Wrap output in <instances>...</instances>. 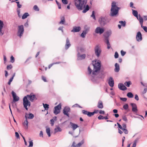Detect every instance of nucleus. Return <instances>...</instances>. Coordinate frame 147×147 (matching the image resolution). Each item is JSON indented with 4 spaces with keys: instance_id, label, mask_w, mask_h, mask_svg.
Instances as JSON below:
<instances>
[{
    "instance_id": "9b49d317",
    "label": "nucleus",
    "mask_w": 147,
    "mask_h": 147,
    "mask_svg": "<svg viewBox=\"0 0 147 147\" xmlns=\"http://www.w3.org/2000/svg\"><path fill=\"white\" fill-rule=\"evenodd\" d=\"M4 24L3 22L0 20V36H2L4 33V30L3 29Z\"/></svg>"
},
{
    "instance_id": "338daca9",
    "label": "nucleus",
    "mask_w": 147,
    "mask_h": 147,
    "mask_svg": "<svg viewBox=\"0 0 147 147\" xmlns=\"http://www.w3.org/2000/svg\"><path fill=\"white\" fill-rule=\"evenodd\" d=\"M50 121L51 122V126H53L54 125V121L53 119H52L50 120Z\"/></svg>"
},
{
    "instance_id": "603ef678",
    "label": "nucleus",
    "mask_w": 147,
    "mask_h": 147,
    "mask_svg": "<svg viewBox=\"0 0 147 147\" xmlns=\"http://www.w3.org/2000/svg\"><path fill=\"white\" fill-rule=\"evenodd\" d=\"M55 1L56 3L58 6V7L59 9H61V5L60 3H59L57 0H56Z\"/></svg>"
},
{
    "instance_id": "ea45409f",
    "label": "nucleus",
    "mask_w": 147,
    "mask_h": 147,
    "mask_svg": "<svg viewBox=\"0 0 147 147\" xmlns=\"http://www.w3.org/2000/svg\"><path fill=\"white\" fill-rule=\"evenodd\" d=\"M43 105L45 109L46 110H48L49 108V105L47 104H44L43 103Z\"/></svg>"
},
{
    "instance_id": "4c0bfd02",
    "label": "nucleus",
    "mask_w": 147,
    "mask_h": 147,
    "mask_svg": "<svg viewBox=\"0 0 147 147\" xmlns=\"http://www.w3.org/2000/svg\"><path fill=\"white\" fill-rule=\"evenodd\" d=\"M127 95L129 98H132L134 96L133 94L131 92H129L127 93Z\"/></svg>"
},
{
    "instance_id": "a18cd8bd",
    "label": "nucleus",
    "mask_w": 147,
    "mask_h": 147,
    "mask_svg": "<svg viewBox=\"0 0 147 147\" xmlns=\"http://www.w3.org/2000/svg\"><path fill=\"white\" fill-rule=\"evenodd\" d=\"M141 27L146 32H147V27L143 26V25H141Z\"/></svg>"
},
{
    "instance_id": "c85d7f7f",
    "label": "nucleus",
    "mask_w": 147,
    "mask_h": 147,
    "mask_svg": "<svg viewBox=\"0 0 147 147\" xmlns=\"http://www.w3.org/2000/svg\"><path fill=\"white\" fill-rule=\"evenodd\" d=\"M70 124H71L73 130H75L76 128L78 127V126L77 125L72 123L71 122L70 123Z\"/></svg>"
},
{
    "instance_id": "f257e3e1",
    "label": "nucleus",
    "mask_w": 147,
    "mask_h": 147,
    "mask_svg": "<svg viewBox=\"0 0 147 147\" xmlns=\"http://www.w3.org/2000/svg\"><path fill=\"white\" fill-rule=\"evenodd\" d=\"M28 98L31 102H33L34 100H36L37 98L35 94L33 93H31L30 95H27L26 96L24 97L23 98V105L25 109L28 110L27 106L30 105V102L28 100Z\"/></svg>"
},
{
    "instance_id": "bf43d9fd",
    "label": "nucleus",
    "mask_w": 147,
    "mask_h": 147,
    "mask_svg": "<svg viewBox=\"0 0 147 147\" xmlns=\"http://www.w3.org/2000/svg\"><path fill=\"white\" fill-rule=\"evenodd\" d=\"M17 4V6L18 8H20L22 7V5L20 4V2L19 1L16 2Z\"/></svg>"
},
{
    "instance_id": "79ce46f5",
    "label": "nucleus",
    "mask_w": 147,
    "mask_h": 147,
    "mask_svg": "<svg viewBox=\"0 0 147 147\" xmlns=\"http://www.w3.org/2000/svg\"><path fill=\"white\" fill-rule=\"evenodd\" d=\"M141 138V136H138L134 141V142L137 144L138 142L139 139Z\"/></svg>"
},
{
    "instance_id": "e433bc0d",
    "label": "nucleus",
    "mask_w": 147,
    "mask_h": 147,
    "mask_svg": "<svg viewBox=\"0 0 147 147\" xmlns=\"http://www.w3.org/2000/svg\"><path fill=\"white\" fill-rule=\"evenodd\" d=\"M89 9V7L88 5H86L85 9L82 11L83 13H85Z\"/></svg>"
},
{
    "instance_id": "8fccbe9b",
    "label": "nucleus",
    "mask_w": 147,
    "mask_h": 147,
    "mask_svg": "<svg viewBox=\"0 0 147 147\" xmlns=\"http://www.w3.org/2000/svg\"><path fill=\"white\" fill-rule=\"evenodd\" d=\"M135 108H132V111L133 112H137L138 111V109H137V107H135Z\"/></svg>"
},
{
    "instance_id": "f3484780",
    "label": "nucleus",
    "mask_w": 147,
    "mask_h": 147,
    "mask_svg": "<svg viewBox=\"0 0 147 147\" xmlns=\"http://www.w3.org/2000/svg\"><path fill=\"white\" fill-rule=\"evenodd\" d=\"M108 83L111 87H113L114 85V81L112 77H110Z\"/></svg>"
},
{
    "instance_id": "13d9d810",
    "label": "nucleus",
    "mask_w": 147,
    "mask_h": 147,
    "mask_svg": "<svg viewBox=\"0 0 147 147\" xmlns=\"http://www.w3.org/2000/svg\"><path fill=\"white\" fill-rule=\"evenodd\" d=\"M121 55L122 56H124L126 53V52L124 51L123 50H121Z\"/></svg>"
},
{
    "instance_id": "4be33fe9",
    "label": "nucleus",
    "mask_w": 147,
    "mask_h": 147,
    "mask_svg": "<svg viewBox=\"0 0 147 147\" xmlns=\"http://www.w3.org/2000/svg\"><path fill=\"white\" fill-rule=\"evenodd\" d=\"M115 68L114 69V71L116 72H118L120 70L119 65L117 63H115Z\"/></svg>"
},
{
    "instance_id": "37998d69",
    "label": "nucleus",
    "mask_w": 147,
    "mask_h": 147,
    "mask_svg": "<svg viewBox=\"0 0 147 147\" xmlns=\"http://www.w3.org/2000/svg\"><path fill=\"white\" fill-rule=\"evenodd\" d=\"M122 118L123 120L125 121V122H127V117H126V116L125 115H123L122 116Z\"/></svg>"
},
{
    "instance_id": "e2e57ef3",
    "label": "nucleus",
    "mask_w": 147,
    "mask_h": 147,
    "mask_svg": "<svg viewBox=\"0 0 147 147\" xmlns=\"http://www.w3.org/2000/svg\"><path fill=\"white\" fill-rule=\"evenodd\" d=\"M12 68V66L11 65H7V69L8 70L11 69Z\"/></svg>"
},
{
    "instance_id": "2f4dec72",
    "label": "nucleus",
    "mask_w": 147,
    "mask_h": 147,
    "mask_svg": "<svg viewBox=\"0 0 147 147\" xmlns=\"http://www.w3.org/2000/svg\"><path fill=\"white\" fill-rule=\"evenodd\" d=\"M105 42L107 44V49H109L111 47V45L109 43V40H105Z\"/></svg>"
},
{
    "instance_id": "cd10ccee",
    "label": "nucleus",
    "mask_w": 147,
    "mask_h": 147,
    "mask_svg": "<svg viewBox=\"0 0 147 147\" xmlns=\"http://www.w3.org/2000/svg\"><path fill=\"white\" fill-rule=\"evenodd\" d=\"M97 107L99 109H102L103 107V103L101 101L99 100L98 101Z\"/></svg>"
},
{
    "instance_id": "72a5a7b5",
    "label": "nucleus",
    "mask_w": 147,
    "mask_h": 147,
    "mask_svg": "<svg viewBox=\"0 0 147 147\" xmlns=\"http://www.w3.org/2000/svg\"><path fill=\"white\" fill-rule=\"evenodd\" d=\"M124 84L127 87H129L130 85L131 84V82L130 81H129L128 82H125L124 83Z\"/></svg>"
},
{
    "instance_id": "3c124183",
    "label": "nucleus",
    "mask_w": 147,
    "mask_h": 147,
    "mask_svg": "<svg viewBox=\"0 0 147 147\" xmlns=\"http://www.w3.org/2000/svg\"><path fill=\"white\" fill-rule=\"evenodd\" d=\"M123 108L125 110L127 109L128 108V105L127 104H126L123 106Z\"/></svg>"
},
{
    "instance_id": "49530a36",
    "label": "nucleus",
    "mask_w": 147,
    "mask_h": 147,
    "mask_svg": "<svg viewBox=\"0 0 147 147\" xmlns=\"http://www.w3.org/2000/svg\"><path fill=\"white\" fill-rule=\"evenodd\" d=\"M33 9L34 10L38 11H39V9L36 5H35L33 7Z\"/></svg>"
},
{
    "instance_id": "58836bf2",
    "label": "nucleus",
    "mask_w": 147,
    "mask_h": 147,
    "mask_svg": "<svg viewBox=\"0 0 147 147\" xmlns=\"http://www.w3.org/2000/svg\"><path fill=\"white\" fill-rule=\"evenodd\" d=\"M29 16V14L28 13H24L22 17V19H25L28 16Z\"/></svg>"
},
{
    "instance_id": "09e8293b",
    "label": "nucleus",
    "mask_w": 147,
    "mask_h": 147,
    "mask_svg": "<svg viewBox=\"0 0 147 147\" xmlns=\"http://www.w3.org/2000/svg\"><path fill=\"white\" fill-rule=\"evenodd\" d=\"M60 63V62H56V63H52L51 64H50L49 66V67H49V68L50 69L53 66V65L54 64H59V63Z\"/></svg>"
},
{
    "instance_id": "f03ea898",
    "label": "nucleus",
    "mask_w": 147,
    "mask_h": 147,
    "mask_svg": "<svg viewBox=\"0 0 147 147\" xmlns=\"http://www.w3.org/2000/svg\"><path fill=\"white\" fill-rule=\"evenodd\" d=\"M92 65L93 66L94 69L92 75V78L91 79L93 82H95L94 76L96 75L100 69L101 66L100 61L99 60L98 61H95L94 63H93V64Z\"/></svg>"
},
{
    "instance_id": "69168bd1",
    "label": "nucleus",
    "mask_w": 147,
    "mask_h": 147,
    "mask_svg": "<svg viewBox=\"0 0 147 147\" xmlns=\"http://www.w3.org/2000/svg\"><path fill=\"white\" fill-rule=\"evenodd\" d=\"M120 99L121 100L125 102L127 100V98H120Z\"/></svg>"
},
{
    "instance_id": "2eb2a0df",
    "label": "nucleus",
    "mask_w": 147,
    "mask_h": 147,
    "mask_svg": "<svg viewBox=\"0 0 147 147\" xmlns=\"http://www.w3.org/2000/svg\"><path fill=\"white\" fill-rule=\"evenodd\" d=\"M81 29V28L80 27L75 26L73 27V29L71 31L74 32H78Z\"/></svg>"
},
{
    "instance_id": "20e7f679",
    "label": "nucleus",
    "mask_w": 147,
    "mask_h": 147,
    "mask_svg": "<svg viewBox=\"0 0 147 147\" xmlns=\"http://www.w3.org/2000/svg\"><path fill=\"white\" fill-rule=\"evenodd\" d=\"M120 8L116 5V3L113 2L112 3L110 16H112L116 17L118 16V11Z\"/></svg>"
},
{
    "instance_id": "412c9836",
    "label": "nucleus",
    "mask_w": 147,
    "mask_h": 147,
    "mask_svg": "<svg viewBox=\"0 0 147 147\" xmlns=\"http://www.w3.org/2000/svg\"><path fill=\"white\" fill-rule=\"evenodd\" d=\"M119 23L121 24V25L119 24L118 25V28L120 29L121 28V26H122L123 27H125L126 25V22L125 21H119Z\"/></svg>"
},
{
    "instance_id": "7ed1b4c3",
    "label": "nucleus",
    "mask_w": 147,
    "mask_h": 147,
    "mask_svg": "<svg viewBox=\"0 0 147 147\" xmlns=\"http://www.w3.org/2000/svg\"><path fill=\"white\" fill-rule=\"evenodd\" d=\"M75 5L79 10H82L85 8L87 0H74Z\"/></svg>"
},
{
    "instance_id": "4468645a",
    "label": "nucleus",
    "mask_w": 147,
    "mask_h": 147,
    "mask_svg": "<svg viewBox=\"0 0 147 147\" xmlns=\"http://www.w3.org/2000/svg\"><path fill=\"white\" fill-rule=\"evenodd\" d=\"M119 88L122 90H127V88L122 83H119L118 85Z\"/></svg>"
},
{
    "instance_id": "6e6552de",
    "label": "nucleus",
    "mask_w": 147,
    "mask_h": 147,
    "mask_svg": "<svg viewBox=\"0 0 147 147\" xmlns=\"http://www.w3.org/2000/svg\"><path fill=\"white\" fill-rule=\"evenodd\" d=\"M61 103H59L57 106L54 107L53 113L56 115L60 113V110L61 109Z\"/></svg>"
},
{
    "instance_id": "6ab92c4d",
    "label": "nucleus",
    "mask_w": 147,
    "mask_h": 147,
    "mask_svg": "<svg viewBox=\"0 0 147 147\" xmlns=\"http://www.w3.org/2000/svg\"><path fill=\"white\" fill-rule=\"evenodd\" d=\"M34 117V115L33 114L30 113L29 114L26 113V115L25 116V117L26 119H32Z\"/></svg>"
},
{
    "instance_id": "6e6d98bb",
    "label": "nucleus",
    "mask_w": 147,
    "mask_h": 147,
    "mask_svg": "<svg viewBox=\"0 0 147 147\" xmlns=\"http://www.w3.org/2000/svg\"><path fill=\"white\" fill-rule=\"evenodd\" d=\"M29 146L28 147H32L33 146V142H32V140H31L29 142Z\"/></svg>"
},
{
    "instance_id": "a878e982",
    "label": "nucleus",
    "mask_w": 147,
    "mask_h": 147,
    "mask_svg": "<svg viewBox=\"0 0 147 147\" xmlns=\"http://www.w3.org/2000/svg\"><path fill=\"white\" fill-rule=\"evenodd\" d=\"M62 131L60 127L59 126H56V127L54 129V133H56L58 132H61Z\"/></svg>"
},
{
    "instance_id": "de8ad7c7",
    "label": "nucleus",
    "mask_w": 147,
    "mask_h": 147,
    "mask_svg": "<svg viewBox=\"0 0 147 147\" xmlns=\"http://www.w3.org/2000/svg\"><path fill=\"white\" fill-rule=\"evenodd\" d=\"M91 17H92L93 19L96 20V18L94 11H92V14L91 15Z\"/></svg>"
},
{
    "instance_id": "1a4fd4ad",
    "label": "nucleus",
    "mask_w": 147,
    "mask_h": 147,
    "mask_svg": "<svg viewBox=\"0 0 147 147\" xmlns=\"http://www.w3.org/2000/svg\"><path fill=\"white\" fill-rule=\"evenodd\" d=\"M105 31L104 28L100 27H97L95 30V32L96 34H101L103 33Z\"/></svg>"
},
{
    "instance_id": "774afa93",
    "label": "nucleus",
    "mask_w": 147,
    "mask_h": 147,
    "mask_svg": "<svg viewBox=\"0 0 147 147\" xmlns=\"http://www.w3.org/2000/svg\"><path fill=\"white\" fill-rule=\"evenodd\" d=\"M39 136L40 137H42V138L43 137V133L42 131H40V133L39 134Z\"/></svg>"
},
{
    "instance_id": "ddd939ff",
    "label": "nucleus",
    "mask_w": 147,
    "mask_h": 147,
    "mask_svg": "<svg viewBox=\"0 0 147 147\" xmlns=\"http://www.w3.org/2000/svg\"><path fill=\"white\" fill-rule=\"evenodd\" d=\"M11 93L13 98V101L16 102L18 101L19 100V98L16 95V93L13 91H12Z\"/></svg>"
},
{
    "instance_id": "bb28decb",
    "label": "nucleus",
    "mask_w": 147,
    "mask_h": 147,
    "mask_svg": "<svg viewBox=\"0 0 147 147\" xmlns=\"http://www.w3.org/2000/svg\"><path fill=\"white\" fill-rule=\"evenodd\" d=\"M82 113L84 114L87 115L88 117H91V112L85 110H83L82 111Z\"/></svg>"
},
{
    "instance_id": "423d86ee",
    "label": "nucleus",
    "mask_w": 147,
    "mask_h": 147,
    "mask_svg": "<svg viewBox=\"0 0 147 147\" xmlns=\"http://www.w3.org/2000/svg\"><path fill=\"white\" fill-rule=\"evenodd\" d=\"M95 55L97 57H99L102 52V49L98 45L95 46L94 48Z\"/></svg>"
},
{
    "instance_id": "b1692460",
    "label": "nucleus",
    "mask_w": 147,
    "mask_h": 147,
    "mask_svg": "<svg viewBox=\"0 0 147 147\" xmlns=\"http://www.w3.org/2000/svg\"><path fill=\"white\" fill-rule=\"evenodd\" d=\"M60 19L61 20L59 22V24H64L65 21V17L64 16L61 17Z\"/></svg>"
},
{
    "instance_id": "052dcab7",
    "label": "nucleus",
    "mask_w": 147,
    "mask_h": 147,
    "mask_svg": "<svg viewBox=\"0 0 147 147\" xmlns=\"http://www.w3.org/2000/svg\"><path fill=\"white\" fill-rule=\"evenodd\" d=\"M62 2L64 4H67L68 3V1L67 0H62Z\"/></svg>"
},
{
    "instance_id": "f704fd0d",
    "label": "nucleus",
    "mask_w": 147,
    "mask_h": 147,
    "mask_svg": "<svg viewBox=\"0 0 147 147\" xmlns=\"http://www.w3.org/2000/svg\"><path fill=\"white\" fill-rule=\"evenodd\" d=\"M87 32L86 30L84 31L81 35V36L83 38H85Z\"/></svg>"
},
{
    "instance_id": "c03bdc74",
    "label": "nucleus",
    "mask_w": 147,
    "mask_h": 147,
    "mask_svg": "<svg viewBox=\"0 0 147 147\" xmlns=\"http://www.w3.org/2000/svg\"><path fill=\"white\" fill-rule=\"evenodd\" d=\"M98 110H95L94 112H91V116L93 115L95 113H98Z\"/></svg>"
},
{
    "instance_id": "393cba45",
    "label": "nucleus",
    "mask_w": 147,
    "mask_h": 147,
    "mask_svg": "<svg viewBox=\"0 0 147 147\" xmlns=\"http://www.w3.org/2000/svg\"><path fill=\"white\" fill-rule=\"evenodd\" d=\"M137 19L139 20L140 24V25H143V20L141 16L140 15H139L138 16L136 17Z\"/></svg>"
},
{
    "instance_id": "0e129e2a",
    "label": "nucleus",
    "mask_w": 147,
    "mask_h": 147,
    "mask_svg": "<svg viewBox=\"0 0 147 147\" xmlns=\"http://www.w3.org/2000/svg\"><path fill=\"white\" fill-rule=\"evenodd\" d=\"M122 130L124 131V133L125 134H128V131L126 129L123 128V129Z\"/></svg>"
},
{
    "instance_id": "f8f14e48",
    "label": "nucleus",
    "mask_w": 147,
    "mask_h": 147,
    "mask_svg": "<svg viewBox=\"0 0 147 147\" xmlns=\"http://www.w3.org/2000/svg\"><path fill=\"white\" fill-rule=\"evenodd\" d=\"M136 38L137 41L138 42L141 41L142 40V35L140 32H137Z\"/></svg>"
},
{
    "instance_id": "a211bd4d",
    "label": "nucleus",
    "mask_w": 147,
    "mask_h": 147,
    "mask_svg": "<svg viewBox=\"0 0 147 147\" xmlns=\"http://www.w3.org/2000/svg\"><path fill=\"white\" fill-rule=\"evenodd\" d=\"M111 32L110 31H107L104 34V36L105 37V40H109L108 38L111 34Z\"/></svg>"
},
{
    "instance_id": "680f3d73",
    "label": "nucleus",
    "mask_w": 147,
    "mask_h": 147,
    "mask_svg": "<svg viewBox=\"0 0 147 147\" xmlns=\"http://www.w3.org/2000/svg\"><path fill=\"white\" fill-rule=\"evenodd\" d=\"M13 77H11L9 79V81L8 82V84L9 85H10L11 83V82L13 81Z\"/></svg>"
},
{
    "instance_id": "aec40b11",
    "label": "nucleus",
    "mask_w": 147,
    "mask_h": 147,
    "mask_svg": "<svg viewBox=\"0 0 147 147\" xmlns=\"http://www.w3.org/2000/svg\"><path fill=\"white\" fill-rule=\"evenodd\" d=\"M70 46L71 44H70L69 40V39L67 38L66 40V44L65 45V49L66 50Z\"/></svg>"
},
{
    "instance_id": "c756f323",
    "label": "nucleus",
    "mask_w": 147,
    "mask_h": 147,
    "mask_svg": "<svg viewBox=\"0 0 147 147\" xmlns=\"http://www.w3.org/2000/svg\"><path fill=\"white\" fill-rule=\"evenodd\" d=\"M28 122L27 121V119H26L23 124L24 126L26 128H27L28 127Z\"/></svg>"
},
{
    "instance_id": "5701e85b",
    "label": "nucleus",
    "mask_w": 147,
    "mask_h": 147,
    "mask_svg": "<svg viewBox=\"0 0 147 147\" xmlns=\"http://www.w3.org/2000/svg\"><path fill=\"white\" fill-rule=\"evenodd\" d=\"M85 49L83 47H79L77 49L78 53H83L85 51Z\"/></svg>"
},
{
    "instance_id": "473e14b6",
    "label": "nucleus",
    "mask_w": 147,
    "mask_h": 147,
    "mask_svg": "<svg viewBox=\"0 0 147 147\" xmlns=\"http://www.w3.org/2000/svg\"><path fill=\"white\" fill-rule=\"evenodd\" d=\"M132 14L136 17H137L138 16V12L137 11L132 9Z\"/></svg>"
},
{
    "instance_id": "39448f33",
    "label": "nucleus",
    "mask_w": 147,
    "mask_h": 147,
    "mask_svg": "<svg viewBox=\"0 0 147 147\" xmlns=\"http://www.w3.org/2000/svg\"><path fill=\"white\" fill-rule=\"evenodd\" d=\"M110 20L107 17L101 16L98 19V22L101 26H104L109 22Z\"/></svg>"
},
{
    "instance_id": "dca6fc26",
    "label": "nucleus",
    "mask_w": 147,
    "mask_h": 147,
    "mask_svg": "<svg viewBox=\"0 0 147 147\" xmlns=\"http://www.w3.org/2000/svg\"><path fill=\"white\" fill-rule=\"evenodd\" d=\"M86 55L85 54L80 55L79 53H78L77 57L78 60H82L85 58Z\"/></svg>"
},
{
    "instance_id": "5fc2aeb1",
    "label": "nucleus",
    "mask_w": 147,
    "mask_h": 147,
    "mask_svg": "<svg viewBox=\"0 0 147 147\" xmlns=\"http://www.w3.org/2000/svg\"><path fill=\"white\" fill-rule=\"evenodd\" d=\"M11 62L12 63H13L14 62V58L13 56H11Z\"/></svg>"
},
{
    "instance_id": "0eeeda50",
    "label": "nucleus",
    "mask_w": 147,
    "mask_h": 147,
    "mask_svg": "<svg viewBox=\"0 0 147 147\" xmlns=\"http://www.w3.org/2000/svg\"><path fill=\"white\" fill-rule=\"evenodd\" d=\"M18 30L17 36L21 38L22 36L24 31L23 26L21 25L18 26Z\"/></svg>"
},
{
    "instance_id": "a19ab883",
    "label": "nucleus",
    "mask_w": 147,
    "mask_h": 147,
    "mask_svg": "<svg viewBox=\"0 0 147 147\" xmlns=\"http://www.w3.org/2000/svg\"><path fill=\"white\" fill-rule=\"evenodd\" d=\"M84 143V141L83 140H82L81 142L78 144L76 145V147H80L81 146L82 144Z\"/></svg>"
},
{
    "instance_id": "7c9ffc66",
    "label": "nucleus",
    "mask_w": 147,
    "mask_h": 147,
    "mask_svg": "<svg viewBox=\"0 0 147 147\" xmlns=\"http://www.w3.org/2000/svg\"><path fill=\"white\" fill-rule=\"evenodd\" d=\"M98 119L99 120L101 119H108V118L107 116L103 117V116L100 115L98 117Z\"/></svg>"
},
{
    "instance_id": "4d7b16f0",
    "label": "nucleus",
    "mask_w": 147,
    "mask_h": 147,
    "mask_svg": "<svg viewBox=\"0 0 147 147\" xmlns=\"http://www.w3.org/2000/svg\"><path fill=\"white\" fill-rule=\"evenodd\" d=\"M115 58L116 59L117 58L119 57V54L117 52H115L114 55Z\"/></svg>"
},
{
    "instance_id": "9d476101",
    "label": "nucleus",
    "mask_w": 147,
    "mask_h": 147,
    "mask_svg": "<svg viewBox=\"0 0 147 147\" xmlns=\"http://www.w3.org/2000/svg\"><path fill=\"white\" fill-rule=\"evenodd\" d=\"M70 110L69 107H65L63 110V114L68 117H69L68 112H70Z\"/></svg>"
},
{
    "instance_id": "c9c22d12",
    "label": "nucleus",
    "mask_w": 147,
    "mask_h": 147,
    "mask_svg": "<svg viewBox=\"0 0 147 147\" xmlns=\"http://www.w3.org/2000/svg\"><path fill=\"white\" fill-rule=\"evenodd\" d=\"M46 131L49 137L51 136L50 130L49 128H47L46 129Z\"/></svg>"
},
{
    "instance_id": "864d4df0",
    "label": "nucleus",
    "mask_w": 147,
    "mask_h": 147,
    "mask_svg": "<svg viewBox=\"0 0 147 147\" xmlns=\"http://www.w3.org/2000/svg\"><path fill=\"white\" fill-rule=\"evenodd\" d=\"M88 71L89 73V74H90L92 71V70L90 68V66H89L88 67Z\"/></svg>"
}]
</instances>
